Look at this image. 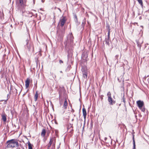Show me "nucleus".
<instances>
[{
  "mask_svg": "<svg viewBox=\"0 0 149 149\" xmlns=\"http://www.w3.org/2000/svg\"><path fill=\"white\" fill-rule=\"evenodd\" d=\"M106 139H107V138H105V140H106Z\"/></svg>",
  "mask_w": 149,
  "mask_h": 149,
  "instance_id": "59",
  "label": "nucleus"
},
{
  "mask_svg": "<svg viewBox=\"0 0 149 149\" xmlns=\"http://www.w3.org/2000/svg\"><path fill=\"white\" fill-rule=\"evenodd\" d=\"M86 24V19L85 18H84L82 22V24H81V26L83 28H84V26Z\"/></svg>",
  "mask_w": 149,
  "mask_h": 149,
  "instance_id": "20",
  "label": "nucleus"
},
{
  "mask_svg": "<svg viewBox=\"0 0 149 149\" xmlns=\"http://www.w3.org/2000/svg\"><path fill=\"white\" fill-rule=\"evenodd\" d=\"M51 145H52L51 144L48 143V146H47L48 147L50 148V147H51Z\"/></svg>",
  "mask_w": 149,
  "mask_h": 149,
  "instance_id": "43",
  "label": "nucleus"
},
{
  "mask_svg": "<svg viewBox=\"0 0 149 149\" xmlns=\"http://www.w3.org/2000/svg\"><path fill=\"white\" fill-rule=\"evenodd\" d=\"M122 100L123 101V102H124V104H125V95L124 94L123 97L122 98Z\"/></svg>",
  "mask_w": 149,
  "mask_h": 149,
  "instance_id": "29",
  "label": "nucleus"
},
{
  "mask_svg": "<svg viewBox=\"0 0 149 149\" xmlns=\"http://www.w3.org/2000/svg\"><path fill=\"white\" fill-rule=\"evenodd\" d=\"M74 37L72 33H70L67 36V40L64 43L65 48L69 49L73 45Z\"/></svg>",
  "mask_w": 149,
  "mask_h": 149,
  "instance_id": "2",
  "label": "nucleus"
},
{
  "mask_svg": "<svg viewBox=\"0 0 149 149\" xmlns=\"http://www.w3.org/2000/svg\"><path fill=\"white\" fill-rule=\"evenodd\" d=\"M23 149H24V148H23Z\"/></svg>",
  "mask_w": 149,
  "mask_h": 149,
  "instance_id": "63",
  "label": "nucleus"
},
{
  "mask_svg": "<svg viewBox=\"0 0 149 149\" xmlns=\"http://www.w3.org/2000/svg\"><path fill=\"white\" fill-rule=\"evenodd\" d=\"M88 57V55L86 52H84L82 54L81 58L83 60H85L86 61H87V58Z\"/></svg>",
  "mask_w": 149,
  "mask_h": 149,
  "instance_id": "10",
  "label": "nucleus"
},
{
  "mask_svg": "<svg viewBox=\"0 0 149 149\" xmlns=\"http://www.w3.org/2000/svg\"><path fill=\"white\" fill-rule=\"evenodd\" d=\"M26 13L28 14V16L29 17H32L33 16L36 17L37 16V14L36 13H34L32 12L27 11Z\"/></svg>",
  "mask_w": 149,
  "mask_h": 149,
  "instance_id": "8",
  "label": "nucleus"
},
{
  "mask_svg": "<svg viewBox=\"0 0 149 149\" xmlns=\"http://www.w3.org/2000/svg\"><path fill=\"white\" fill-rule=\"evenodd\" d=\"M104 96V95H102L100 96V98L101 99V100H102L103 99V97Z\"/></svg>",
  "mask_w": 149,
  "mask_h": 149,
  "instance_id": "39",
  "label": "nucleus"
},
{
  "mask_svg": "<svg viewBox=\"0 0 149 149\" xmlns=\"http://www.w3.org/2000/svg\"><path fill=\"white\" fill-rule=\"evenodd\" d=\"M7 88H8V89H9V87H8H8H7Z\"/></svg>",
  "mask_w": 149,
  "mask_h": 149,
  "instance_id": "61",
  "label": "nucleus"
},
{
  "mask_svg": "<svg viewBox=\"0 0 149 149\" xmlns=\"http://www.w3.org/2000/svg\"><path fill=\"white\" fill-rule=\"evenodd\" d=\"M82 111H83V116L84 117V118L85 119H85L86 117V110L84 108H83L82 109Z\"/></svg>",
  "mask_w": 149,
  "mask_h": 149,
  "instance_id": "15",
  "label": "nucleus"
},
{
  "mask_svg": "<svg viewBox=\"0 0 149 149\" xmlns=\"http://www.w3.org/2000/svg\"><path fill=\"white\" fill-rule=\"evenodd\" d=\"M9 98H7L6 100H4L3 104H6L7 103V101L8 100Z\"/></svg>",
  "mask_w": 149,
  "mask_h": 149,
  "instance_id": "34",
  "label": "nucleus"
},
{
  "mask_svg": "<svg viewBox=\"0 0 149 149\" xmlns=\"http://www.w3.org/2000/svg\"><path fill=\"white\" fill-rule=\"evenodd\" d=\"M81 70L82 73H86V72H87V70L86 66H82Z\"/></svg>",
  "mask_w": 149,
  "mask_h": 149,
  "instance_id": "14",
  "label": "nucleus"
},
{
  "mask_svg": "<svg viewBox=\"0 0 149 149\" xmlns=\"http://www.w3.org/2000/svg\"><path fill=\"white\" fill-rule=\"evenodd\" d=\"M135 12L134 11H133V13H132V15H133V16H135Z\"/></svg>",
  "mask_w": 149,
  "mask_h": 149,
  "instance_id": "44",
  "label": "nucleus"
},
{
  "mask_svg": "<svg viewBox=\"0 0 149 149\" xmlns=\"http://www.w3.org/2000/svg\"><path fill=\"white\" fill-rule=\"evenodd\" d=\"M68 102L66 99H65V101L64 102V104L63 105V108H64L65 109H66L68 107Z\"/></svg>",
  "mask_w": 149,
  "mask_h": 149,
  "instance_id": "16",
  "label": "nucleus"
},
{
  "mask_svg": "<svg viewBox=\"0 0 149 149\" xmlns=\"http://www.w3.org/2000/svg\"><path fill=\"white\" fill-rule=\"evenodd\" d=\"M72 111L73 112H74V110L73 109H72V111Z\"/></svg>",
  "mask_w": 149,
  "mask_h": 149,
  "instance_id": "50",
  "label": "nucleus"
},
{
  "mask_svg": "<svg viewBox=\"0 0 149 149\" xmlns=\"http://www.w3.org/2000/svg\"><path fill=\"white\" fill-rule=\"evenodd\" d=\"M136 42L138 47H139V49H140L141 46V43L138 40H136Z\"/></svg>",
  "mask_w": 149,
  "mask_h": 149,
  "instance_id": "22",
  "label": "nucleus"
},
{
  "mask_svg": "<svg viewBox=\"0 0 149 149\" xmlns=\"http://www.w3.org/2000/svg\"><path fill=\"white\" fill-rule=\"evenodd\" d=\"M1 116L3 121L6 122L7 120L6 115L4 113L1 115Z\"/></svg>",
  "mask_w": 149,
  "mask_h": 149,
  "instance_id": "13",
  "label": "nucleus"
},
{
  "mask_svg": "<svg viewBox=\"0 0 149 149\" xmlns=\"http://www.w3.org/2000/svg\"><path fill=\"white\" fill-rule=\"evenodd\" d=\"M59 62L60 64H61L63 63V61L61 59H59Z\"/></svg>",
  "mask_w": 149,
  "mask_h": 149,
  "instance_id": "31",
  "label": "nucleus"
},
{
  "mask_svg": "<svg viewBox=\"0 0 149 149\" xmlns=\"http://www.w3.org/2000/svg\"><path fill=\"white\" fill-rule=\"evenodd\" d=\"M134 135L133 134L132 135V140H133V142H135V140H134Z\"/></svg>",
  "mask_w": 149,
  "mask_h": 149,
  "instance_id": "35",
  "label": "nucleus"
},
{
  "mask_svg": "<svg viewBox=\"0 0 149 149\" xmlns=\"http://www.w3.org/2000/svg\"><path fill=\"white\" fill-rule=\"evenodd\" d=\"M57 9L60 11L61 12V10L60 9V8H57Z\"/></svg>",
  "mask_w": 149,
  "mask_h": 149,
  "instance_id": "46",
  "label": "nucleus"
},
{
  "mask_svg": "<svg viewBox=\"0 0 149 149\" xmlns=\"http://www.w3.org/2000/svg\"><path fill=\"white\" fill-rule=\"evenodd\" d=\"M59 146L58 147V148H59Z\"/></svg>",
  "mask_w": 149,
  "mask_h": 149,
  "instance_id": "60",
  "label": "nucleus"
},
{
  "mask_svg": "<svg viewBox=\"0 0 149 149\" xmlns=\"http://www.w3.org/2000/svg\"><path fill=\"white\" fill-rule=\"evenodd\" d=\"M55 143H56V141H54V143H52L53 144L52 146L54 147H55Z\"/></svg>",
  "mask_w": 149,
  "mask_h": 149,
  "instance_id": "37",
  "label": "nucleus"
},
{
  "mask_svg": "<svg viewBox=\"0 0 149 149\" xmlns=\"http://www.w3.org/2000/svg\"><path fill=\"white\" fill-rule=\"evenodd\" d=\"M107 37L108 38L107 39H110V33H107Z\"/></svg>",
  "mask_w": 149,
  "mask_h": 149,
  "instance_id": "36",
  "label": "nucleus"
},
{
  "mask_svg": "<svg viewBox=\"0 0 149 149\" xmlns=\"http://www.w3.org/2000/svg\"><path fill=\"white\" fill-rule=\"evenodd\" d=\"M139 19L140 20H141V19H142V17H141V16H140L139 18Z\"/></svg>",
  "mask_w": 149,
  "mask_h": 149,
  "instance_id": "49",
  "label": "nucleus"
},
{
  "mask_svg": "<svg viewBox=\"0 0 149 149\" xmlns=\"http://www.w3.org/2000/svg\"><path fill=\"white\" fill-rule=\"evenodd\" d=\"M69 53L68 54V57H69Z\"/></svg>",
  "mask_w": 149,
  "mask_h": 149,
  "instance_id": "51",
  "label": "nucleus"
},
{
  "mask_svg": "<svg viewBox=\"0 0 149 149\" xmlns=\"http://www.w3.org/2000/svg\"><path fill=\"white\" fill-rule=\"evenodd\" d=\"M120 104H119V106H120Z\"/></svg>",
  "mask_w": 149,
  "mask_h": 149,
  "instance_id": "62",
  "label": "nucleus"
},
{
  "mask_svg": "<svg viewBox=\"0 0 149 149\" xmlns=\"http://www.w3.org/2000/svg\"><path fill=\"white\" fill-rule=\"evenodd\" d=\"M83 76L84 78L86 79L87 77V72L83 73Z\"/></svg>",
  "mask_w": 149,
  "mask_h": 149,
  "instance_id": "26",
  "label": "nucleus"
},
{
  "mask_svg": "<svg viewBox=\"0 0 149 149\" xmlns=\"http://www.w3.org/2000/svg\"><path fill=\"white\" fill-rule=\"evenodd\" d=\"M133 148L132 149H136V148H135L136 145H135V142H133Z\"/></svg>",
  "mask_w": 149,
  "mask_h": 149,
  "instance_id": "32",
  "label": "nucleus"
},
{
  "mask_svg": "<svg viewBox=\"0 0 149 149\" xmlns=\"http://www.w3.org/2000/svg\"><path fill=\"white\" fill-rule=\"evenodd\" d=\"M30 81V78H27V79L25 81V87L26 88H27L29 87Z\"/></svg>",
  "mask_w": 149,
  "mask_h": 149,
  "instance_id": "12",
  "label": "nucleus"
},
{
  "mask_svg": "<svg viewBox=\"0 0 149 149\" xmlns=\"http://www.w3.org/2000/svg\"><path fill=\"white\" fill-rule=\"evenodd\" d=\"M4 100H1L0 101L1 102V101H4Z\"/></svg>",
  "mask_w": 149,
  "mask_h": 149,
  "instance_id": "55",
  "label": "nucleus"
},
{
  "mask_svg": "<svg viewBox=\"0 0 149 149\" xmlns=\"http://www.w3.org/2000/svg\"><path fill=\"white\" fill-rule=\"evenodd\" d=\"M6 22L3 16V12L0 11V23L3 24Z\"/></svg>",
  "mask_w": 149,
  "mask_h": 149,
  "instance_id": "4",
  "label": "nucleus"
},
{
  "mask_svg": "<svg viewBox=\"0 0 149 149\" xmlns=\"http://www.w3.org/2000/svg\"><path fill=\"white\" fill-rule=\"evenodd\" d=\"M41 50L40 49V51H39V52L38 54V55L35 58V62L36 63L37 65H38V62H39V60L38 59V58L39 57L41 56H42V54L41 53Z\"/></svg>",
  "mask_w": 149,
  "mask_h": 149,
  "instance_id": "5",
  "label": "nucleus"
},
{
  "mask_svg": "<svg viewBox=\"0 0 149 149\" xmlns=\"http://www.w3.org/2000/svg\"><path fill=\"white\" fill-rule=\"evenodd\" d=\"M107 31H108V33H110V28H109V29H107Z\"/></svg>",
  "mask_w": 149,
  "mask_h": 149,
  "instance_id": "42",
  "label": "nucleus"
},
{
  "mask_svg": "<svg viewBox=\"0 0 149 149\" xmlns=\"http://www.w3.org/2000/svg\"><path fill=\"white\" fill-rule=\"evenodd\" d=\"M66 19L65 17L62 16V18L60 20V22L61 23V26L63 27L66 21Z\"/></svg>",
  "mask_w": 149,
  "mask_h": 149,
  "instance_id": "6",
  "label": "nucleus"
},
{
  "mask_svg": "<svg viewBox=\"0 0 149 149\" xmlns=\"http://www.w3.org/2000/svg\"><path fill=\"white\" fill-rule=\"evenodd\" d=\"M70 66L68 65L65 70V71L67 72L70 69Z\"/></svg>",
  "mask_w": 149,
  "mask_h": 149,
  "instance_id": "27",
  "label": "nucleus"
},
{
  "mask_svg": "<svg viewBox=\"0 0 149 149\" xmlns=\"http://www.w3.org/2000/svg\"><path fill=\"white\" fill-rule=\"evenodd\" d=\"M14 112H16L15 110H11V114L13 116L14 114Z\"/></svg>",
  "mask_w": 149,
  "mask_h": 149,
  "instance_id": "30",
  "label": "nucleus"
},
{
  "mask_svg": "<svg viewBox=\"0 0 149 149\" xmlns=\"http://www.w3.org/2000/svg\"><path fill=\"white\" fill-rule=\"evenodd\" d=\"M10 91L9 94H8L7 95V98H8V96L9 95H10Z\"/></svg>",
  "mask_w": 149,
  "mask_h": 149,
  "instance_id": "45",
  "label": "nucleus"
},
{
  "mask_svg": "<svg viewBox=\"0 0 149 149\" xmlns=\"http://www.w3.org/2000/svg\"><path fill=\"white\" fill-rule=\"evenodd\" d=\"M137 106L139 108H142L144 105V102L143 101L140 100H138L136 102Z\"/></svg>",
  "mask_w": 149,
  "mask_h": 149,
  "instance_id": "9",
  "label": "nucleus"
},
{
  "mask_svg": "<svg viewBox=\"0 0 149 149\" xmlns=\"http://www.w3.org/2000/svg\"><path fill=\"white\" fill-rule=\"evenodd\" d=\"M45 0H41V1L42 3H44L45 1Z\"/></svg>",
  "mask_w": 149,
  "mask_h": 149,
  "instance_id": "48",
  "label": "nucleus"
},
{
  "mask_svg": "<svg viewBox=\"0 0 149 149\" xmlns=\"http://www.w3.org/2000/svg\"><path fill=\"white\" fill-rule=\"evenodd\" d=\"M17 1L18 0H17ZM19 2V3L20 5L22 6H26V0H18Z\"/></svg>",
  "mask_w": 149,
  "mask_h": 149,
  "instance_id": "11",
  "label": "nucleus"
},
{
  "mask_svg": "<svg viewBox=\"0 0 149 149\" xmlns=\"http://www.w3.org/2000/svg\"><path fill=\"white\" fill-rule=\"evenodd\" d=\"M29 40L28 38H27V39L26 40L25 42V46H27L28 45H29Z\"/></svg>",
  "mask_w": 149,
  "mask_h": 149,
  "instance_id": "25",
  "label": "nucleus"
},
{
  "mask_svg": "<svg viewBox=\"0 0 149 149\" xmlns=\"http://www.w3.org/2000/svg\"><path fill=\"white\" fill-rule=\"evenodd\" d=\"M33 0V4H34L35 3V0Z\"/></svg>",
  "mask_w": 149,
  "mask_h": 149,
  "instance_id": "47",
  "label": "nucleus"
},
{
  "mask_svg": "<svg viewBox=\"0 0 149 149\" xmlns=\"http://www.w3.org/2000/svg\"><path fill=\"white\" fill-rule=\"evenodd\" d=\"M140 14L139 13H138V15H139Z\"/></svg>",
  "mask_w": 149,
  "mask_h": 149,
  "instance_id": "58",
  "label": "nucleus"
},
{
  "mask_svg": "<svg viewBox=\"0 0 149 149\" xmlns=\"http://www.w3.org/2000/svg\"><path fill=\"white\" fill-rule=\"evenodd\" d=\"M56 8H57L56 7H55V8H54V9H56Z\"/></svg>",
  "mask_w": 149,
  "mask_h": 149,
  "instance_id": "54",
  "label": "nucleus"
},
{
  "mask_svg": "<svg viewBox=\"0 0 149 149\" xmlns=\"http://www.w3.org/2000/svg\"><path fill=\"white\" fill-rule=\"evenodd\" d=\"M49 148H49V147H47V149H49Z\"/></svg>",
  "mask_w": 149,
  "mask_h": 149,
  "instance_id": "57",
  "label": "nucleus"
},
{
  "mask_svg": "<svg viewBox=\"0 0 149 149\" xmlns=\"http://www.w3.org/2000/svg\"><path fill=\"white\" fill-rule=\"evenodd\" d=\"M6 144L7 145L6 146V148H18L19 147V143L17 140L15 139L8 140L6 142Z\"/></svg>",
  "mask_w": 149,
  "mask_h": 149,
  "instance_id": "1",
  "label": "nucleus"
},
{
  "mask_svg": "<svg viewBox=\"0 0 149 149\" xmlns=\"http://www.w3.org/2000/svg\"><path fill=\"white\" fill-rule=\"evenodd\" d=\"M27 47V49L29 51H32V53L34 52V46L32 44L30 43L29 45L26 46Z\"/></svg>",
  "mask_w": 149,
  "mask_h": 149,
  "instance_id": "7",
  "label": "nucleus"
},
{
  "mask_svg": "<svg viewBox=\"0 0 149 149\" xmlns=\"http://www.w3.org/2000/svg\"><path fill=\"white\" fill-rule=\"evenodd\" d=\"M28 145V149H33L32 145L31 144L29 141H28L27 143Z\"/></svg>",
  "mask_w": 149,
  "mask_h": 149,
  "instance_id": "23",
  "label": "nucleus"
},
{
  "mask_svg": "<svg viewBox=\"0 0 149 149\" xmlns=\"http://www.w3.org/2000/svg\"><path fill=\"white\" fill-rule=\"evenodd\" d=\"M60 72H61V73H62V71H60Z\"/></svg>",
  "mask_w": 149,
  "mask_h": 149,
  "instance_id": "53",
  "label": "nucleus"
},
{
  "mask_svg": "<svg viewBox=\"0 0 149 149\" xmlns=\"http://www.w3.org/2000/svg\"><path fill=\"white\" fill-rule=\"evenodd\" d=\"M139 3L141 5L142 8H143V5L142 0H137Z\"/></svg>",
  "mask_w": 149,
  "mask_h": 149,
  "instance_id": "24",
  "label": "nucleus"
},
{
  "mask_svg": "<svg viewBox=\"0 0 149 149\" xmlns=\"http://www.w3.org/2000/svg\"><path fill=\"white\" fill-rule=\"evenodd\" d=\"M74 17H75V18L76 19H75V21H77V16L76 15H75L74 16Z\"/></svg>",
  "mask_w": 149,
  "mask_h": 149,
  "instance_id": "41",
  "label": "nucleus"
},
{
  "mask_svg": "<svg viewBox=\"0 0 149 149\" xmlns=\"http://www.w3.org/2000/svg\"><path fill=\"white\" fill-rule=\"evenodd\" d=\"M106 28L107 29L110 28V25L108 24H107L106 25Z\"/></svg>",
  "mask_w": 149,
  "mask_h": 149,
  "instance_id": "33",
  "label": "nucleus"
},
{
  "mask_svg": "<svg viewBox=\"0 0 149 149\" xmlns=\"http://www.w3.org/2000/svg\"><path fill=\"white\" fill-rule=\"evenodd\" d=\"M46 131L45 129L43 128L42 129V131L41 133V136H44L46 134Z\"/></svg>",
  "mask_w": 149,
  "mask_h": 149,
  "instance_id": "19",
  "label": "nucleus"
},
{
  "mask_svg": "<svg viewBox=\"0 0 149 149\" xmlns=\"http://www.w3.org/2000/svg\"><path fill=\"white\" fill-rule=\"evenodd\" d=\"M74 120V119H72V121H73Z\"/></svg>",
  "mask_w": 149,
  "mask_h": 149,
  "instance_id": "56",
  "label": "nucleus"
},
{
  "mask_svg": "<svg viewBox=\"0 0 149 149\" xmlns=\"http://www.w3.org/2000/svg\"><path fill=\"white\" fill-rule=\"evenodd\" d=\"M107 95L108 97V100L110 105H113L115 103L116 101L113 100L111 97V94L110 92H109L107 93Z\"/></svg>",
  "mask_w": 149,
  "mask_h": 149,
  "instance_id": "3",
  "label": "nucleus"
},
{
  "mask_svg": "<svg viewBox=\"0 0 149 149\" xmlns=\"http://www.w3.org/2000/svg\"><path fill=\"white\" fill-rule=\"evenodd\" d=\"M105 41L106 44L108 46H110V44L109 43V41H110V39L105 38Z\"/></svg>",
  "mask_w": 149,
  "mask_h": 149,
  "instance_id": "18",
  "label": "nucleus"
},
{
  "mask_svg": "<svg viewBox=\"0 0 149 149\" xmlns=\"http://www.w3.org/2000/svg\"><path fill=\"white\" fill-rule=\"evenodd\" d=\"M32 11H34V12H36V11H35V10H33Z\"/></svg>",
  "mask_w": 149,
  "mask_h": 149,
  "instance_id": "52",
  "label": "nucleus"
},
{
  "mask_svg": "<svg viewBox=\"0 0 149 149\" xmlns=\"http://www.w3.org/2000/svg\"><path fill=\"white\" fill-rule=\"evenodd\" d=\"M141 111L143 112H144L145 111V108L144 107H143L142 108H139Z\"/></svg>",
  "mask_w": 149,
  "mask_h": 149,
  "instance_id": "28",
  "label": "nucleus"
},
{
  "mask_svg": "<svg viewBox=\"0 0 149 149\" xmlns=\"http://www.w3.org/2000/svg\"><path fill=\"white\" fill-rule=\"evenodd\" d=\"M38 97V93L37 91H36V93L35 94L34 96V100L35 101H37V98Z\"/></svg>",
  "mask_w": 149,
  "mask_h": 149,
  "instance_id": "21",
  "label": "nucleus"
},
{
  "mask_svg": "<svg viewBox=\"0 0 149 149\" xmlns=\"http://www.w3.org/2000/svg\"><path fill=\"white\" fill-rule=\"evenodd\" d=\"M69 126L70 127H71L72 128V130H72V128H73L72 124H70V125L68 126V127H69Z\"/></svg>",
  "mask_w": 149,
  "mask_h": 149,
  "instance_id": "40",
  "label": "nucleus"
},
{
  "mask_svg": "<svg viewBox=\"0 0 149 149\" xmlns=\"http://www.w3.org/2000/svg\"><path fill=\"white\" fill-rule=\"evenodd\" d=\"M58 93L59 94V97H60L61 95L62 94V92L61 91H59L58 92Z\"/></svg>",
  "mask_w": 149,
  "mask_h": 149,
  "instance_id": "38",
  "label": "nucleus"
},
{
  "mask_svg": "<svg viewBox=\"0 0 149 149\" xmlns=\"http://www.w3.org/2000/svg\"><path fill=\"white\" fill-rule=\"evenodd\" d=\"M54 141H56V139L54 138H51L49 143L52 145L54 142Z\"/></svg>",
  "mask_w": 149,
  "mask_h": 149,
  "instance_id": "17",
  "label": "nucleus"
}]
</instances>
